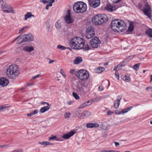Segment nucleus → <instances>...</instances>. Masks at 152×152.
Wrapping results in <instances>:
<instances>
[{"mask_svg":"<svg viewBox=\"0 0 152 152\" xmlns=\"http://www.w3.org/2000/svg\"><path fill=\"white\" fill-rule=\"evenodd\" d=\"M92 22L96 25H100L106 23L108 20L107 16L104 14H99L94 16L92 18Z\"/></svg>","mask_w":152,"mask_h":152,"instance_id":"3","label":"nucleus"},{"mask_svg":"<svg viewBox=\"0 0 152 152\" xmlns=\"http://www.w3.org/2000/svg\"><path fill=\"white\" fill-rule=\"evenodd\" d=\"M34 17V15H32L31 12H28L26 15H25V20H26L28 18L31 17Z\"/></svg>","mask_w":152,"mask_h":152,"instance_id":"28","label":"nucleus"},{"mask_svg":"<svg viewBox=\"0 0 152 152\" xmlns=\"http://www.w3.org/2000/svg\"><path fill=\"white\" fill-rule=\"evenodd\" d=\"M38 113V110H35L34 111V112L27 114V115L28 117H31L37 114Z\"/></svg>","mask_w":152,"mask_h":152,"instance_id":"31","label":"nucleus"},{"mask_svg":"<svg viewBox=\"0 0 152 152\" xmlns=\"http://www.w3.org/2000/svg\"><path fill=\"white\" fill-rule=\"evenodd\" d=\"M84 45L83 48L84 49H85L86 50H89L91 48H90V46L88 44L85 45V43Z\"/></svg>","mask_w":152,"mask_h":152,"instance_id":"41","label":"nucleus"},{"mask_svg":"<svg viewBox=\"0 0 152 152\" xmlns=\"http://www.w3.org/2000/svg\"><path fill=\"white\" fill-rule=\"evenodd\" d=\"M23 39V36H22L18 40L17 42V43L20 44L23 42H25Z\"/></svg>","mask_w":152,"mask_h":152,"instance_id":"38","label":"nucleus"},{"mask_svg":"<svg viewBox=\"0 0 152 152\" xmlns=\"http://www.w3.org/2000/svg\"><path fill=\"white\" fill-rule=\"evenodd\" d=\"M140 64V63H138L136 64L133 66V68L136 70H137L139 69V66Z\"/></svg>","mask_w":152,"mask_h":152,"instance_id":"35","label":"nucleus"},{"mask_svg":"<svg viewBox=\"0 0 152 152\" xmlns=\"http://www.w3.org/2000/svg\"><path fill=\"white\" fill-rule=\"evenodd\" d=\"M75 133V132L73 131H71L67 134H64L63 136L62 137L65 139H68L73 136Z\"/></svg>","mask_w":152,"mask_h":152,"instance_id":"18","label":"nucleus"},{"mask_svg":"<svg viewBox=\"0 0 152 152\" xmlns=\"http://www.w3.org/2000/svg\"><path fill=\"white\" fill-rule=\"evenodd\" d=\"M57 48L58 49L62 50H64L67 48L65 47L64 46H62L60 45H58L57 46Z\"/></svg>","mask_w":152,"mask_h":152,"instance_id":"33","label":"nucleus"},{"mask_svg":"<svg viewBox=\"0 0 152 152\" xmlns=\"http://www.w3.org/2000/svg\"><path fill=\"white\" fill-rule=\"evenodd\" d=\"M8 107V106H7V105H3L0 106V112L4 111Z\"/></svg>","mask_w":152,"mask_h":152,"instance_id":"30","label":"nucleus"},{"mask_svg":"<svg viewBox=\"0 0 152 152\" xmlns=\"http://www.w3.org/2000/svg\"><path fill=\"white\" fill-rule=\"evenodd\" d=\"M70 115L71 114L69 112L65 113L64 114L65 118L66 119H68Z\"/></svg>","mask_w":152,"mask_h":152,"instance_id":"34","label":"nucleus"},{"mask_svg":"<svg viewBox=\"0 0 152 152\" xmlns=\"http://www.w3.org/2000/svg\"><path fill=\"white\" fill-rule=\"evenodd\" d=\"M4 5V2L2 0H0V7H2V6H3Z\"/></svg>","mask_w":152,"mask_h":152,"instance_id":"53","label":"nucleus"},{"mask_svg":"<svg viewBox=\"0 0 152 152\" xmlns=\"http://www.w3.org/2000/svg\"><path fill=\"white\" fill-rule=\"evenodd\" d=\"M82 61V59L80 57H77L74 60V63L75 64H78Z\"/></svg>","mask_w":152,"mask_h":152,"instance_id":"23","label":"nucleus"},{"mask_svg":"<svg viewBox=\"0 0 152 152\" xmlns=\"http://www.w3.org/2000/svg\"><path fill=\"white\" fill-rule=\"evenodd\" d=\"M114 143L115 144V146L116 147H118L120 145L119 143L117 142H114Z\"/></svg>","mask_w":152,"mask_h":152,"instance_id":"57","label":"nucleus"},{"mask_svg":"<svg viewBox=\"0 0 152 152\" xmlns=\"http://www.w3.org/2000/svg\"><path fill=\"white\" fill-rule=\"evenodd\" d=\"M129 60L130 59L129 58V60L128 59H126L124 60L120 64H124L125 66V64L127 63Z\"/></svg>","mask_w":152,"mask_h":152,"instance_id":"42","label":"nucleus"},{"mask_svg":"<svg viewBox=\"0 0 152 152\" xmlns=\"http://www.w3.org/2000/svg\"><path fill=\"white\" fill-rule=\"evenodd\" d=\"M72 95L76 99H79V96L76 93H73Z\"/></svg>","mask_w":152,"mask_h":152,"instance_id":"39","label":"nucleus"},{"mask_svg":"<svg viewBox=\"0 0 152 152\" xmlns=\"http://www.w3.org/2000/svg\"><path fill=\"white\" fill-rule=\"evenodd\" d=\"M71 11L70 10H68L66 13V16L64 17L65 22L67 24L72 23L73 21V19L71 17L70 15Z\"/></svg>","mask_w":152,"mask_h":152,"instance_id":"9","label":"nucleus"},{"mask_svg":"<svg viewBox=\"0 0 152 152\" xmlns=\"http://www.w3.org/2000/svg\"><path fill=\"white\" fill-rule=\"evenodd\" d=\"M117 98L118 99L115 100L114 103V107L115 109H117L118 107L122 96L120 95H119L117 96Z\"/></svg>","mask_w":152,"mask_h":152,"instance_id":"16","label":"nucleus"},{"mask_svg":"<svg viewBox=\"0 0 152 152\" xmlns=\"http://www.w3.org/2000/svg\"><path fill=\"white\" fill-rule=\"evenodd\" d=\"M87 8L86 4L81 1H78L75 3L73 6L74 11L77 13L84 12L86 11Z\"/></svg>","mask_w":152,"mask_h":152,"instance_id":"4","label":"nucleus"},{"mask_svg":"<svg viewBox=\"0 0 152 152\" xmlns=\"http://www.w3.org/2000/svg\"><path fill=\"white\" fill-rule=\"evenodd\" d=\"M55 26L57 28H60L61 27V25L58 23V21L56 22L55 24Z\"/></svg>","mask_w":152,"mask_h":152,"instance_id":"47","label":"nucleus"},{"mask_svg":"<svg viewBox=\"0 0 152 152\" xmlns=\"http://www.w3.org/2000/svg\"><path fill=\"white\" fill-rule=\"evenodd\" d=\"M22 151L21 149H18L12 151V152H22Z\"/></svg>","mask_w":152,"mask_h":152,"instance_id":"50","label":"nucleus"},{"mask_svg":"<svg viewBox=\"0 0 152 152\" xmlns=\"http://www.w3.org/2000/svg\"><path fill=\"white\" fill-rule=\"evenodd\" d=\"M99 125L97 123H89L86 124V126L88 128H92L99 127Z\"/></svg>","mask_w":152,"mask_h":152,"instance_id":"20","label":"nucleus"},{"mask_svg":"<svg viewBox=\"0 0 152 152\" xmlns=\"http://www.w3.org/2000/svg\"><path fill=\"white\" fill-rule=\"evenodd\" d=\"M56 137V136H53L52 135L50 137H49L48 140H53L54 139H55Z\"/></svg>","mask_w":152,"mask_h":152,"instance_id":"48","label":"nucleus"},{"mask_svg":"<svg viewBox=\"0 0 152 152\" xmlns=\"http://www.w3.org/2000/svg\"><path fill=\"white\" fill-rule=\"evenodd\" d=\"M89 105V104H86V103L85 102H84V103H83V104H81L79 107V109H81L83 108L84 107H86L87 106Z\"/></svg>","mask_w":152,"mask_h":152,"instance_id":"40","label":"nucleus"},{"mask_svg":"<svg viewBox=\"0 0 152 152\" xmlns=\"http://www.w3.org/2000/svg\"><path fill=\"white\" fill-rule=\"evenodd\" d=\"M115 114L117 115H120L121 114H123L122 111H119L118 110H116L115 111Z\"/></svg>","mask_w":152,"mask_h":152,"instance_id":"45","label":"nucleus"},{"mask_svg":"<svg viewBox=\"0 0 152 152\" xmlns=\"http://www.w3.org/2000/svg\"><path fill=\"white\" fill-rule=\"evenodd\" d=\"M23 39L25 42H29L32 41L34 40V37L30 33L26 35H24L23 36Z\"/></svg>","mask_w":152,"mask_h":152,"instance_id":"14","label":"nucleus"},{"mask_svg":"<svg viewBox=\"0 0 152 152\" xmlns=\"http://www.w3.org/2000/svg\"><path fill=\"white\" fill-rule=\"evenodd\" d=\"M111 28L114 31L121 32L124 31L126 28V24L120 20H115L111 23Z\"/></svg>","mask_w":152,"mask_h":152,"instance_id":"1","label":"nucleus"},{"mask_svg":"<svg viewBox=\"0 0 152 152\" xmlns=\"http://www.w3.org/2000/svg\"><path fill=\"white\" fill-rule=\"evenodd\" d=\"M134 26L132 23H131L128 28V29L127 31L128 34H131V33L134 30Z\"/></svg>","mask_w":152,"mask_h":152,"instance_id":"25","label":"nucleus"},{"mask_svg":"<svg viewBox=\"0 0 152 152\" xmlns=\"http://www.w3.org/2000/svg\"><path fill=\"white\" fill-rule=\"evenodd\" d=\"M75 75L76 76H89L88 72L84 69H81L77 71Z\"/></svg>","mask_w":152,"mask_h":152,"instance_id":"12","label":"nucleus"},{"mask_svg":"<svg viewBox=\"0 0 152 152\" xmlns=\"http://www.w3.org/2000/svg\"><path fill=\"white\" fill-rule=\"evenodd\" d=\"M9 83L8 80L6 77H2L0 78V85L2 87L7 86Z\"/></svg>","mask_w":152,"mask_h":152,"instance_id":"15","label":"nucleus"},{"mask_svg":"<svg viewBox=\"0 0 152 152\" xmlns=\"http://www.w3.org/2000/svg\"><path fill=\"white\" fill-rule=\"evenodd\" d=\"M49 109L50 107L49 106H45L41 108L40 111L41 113H43L49 110Z\"/></svg>","mask_w":152,"mask_h":152,"instance_id":"24","label":"nucleus"},{"mask_svg":"<svg viewBox=\"0 0 152 152\" xmlns=\"http://www.w3.org/2000/svg\"><path fill=\"white\" fill-rule=\"evenodd\" d=\"M121 0H116L114 1V2L115 3H117L119 2Z\"/></svg>","mask_w":152,"mask_h":152,"instance_id":"62","label":"nucleus"},{"mask_svg":"<svg viewBox=\"0 0 152 152\" xmlns=\"http://www.w3.org/2000/svg\"><path fill=\"white\" fill-rule=\"evenodd\" d=\"M77 91L81 93H83L84 92V88L83 87L81 84H78L77 86Z\"/></svg>","mask_w":152,"mask_h":152,"instance_id":"22","label":"nucleus"},{"mask_svg":"<svg viewBox=\"0 0 152 152\" xmlns=\"http://www.w3.org/2000/svg\"><path fill=\"white\" fill-rule=\"evenodd\" d=\"M41 104H43V105H44L45 104H47V106H49V107H50V105H49V104L48 103V102H41Z\"/></svg>","mask_w":152,"mask_h":152,"instance_id":"52","label":"nucleus"},{"mask_svg":"<svg viewBox=\"0 0 152 152\" xmlns=\"http://www.w3.org/2000/svg\"><path fill=\"white\" fill-rule=\"evenodd\" d=\"M99 152H120V151H118L114 150H102L100 151Z\"/></svg>","mask_w":152,"mask_h":152,"instance_id":"36","label":"nucleus"},{"mask_svg":"<svg viewBox=\"0 0 152 152\" xmlns=\"http://www.w3.org/2000/svg\"><path fill=\"white\" fill-rule=\"evenodd\" d=\"M90 101H88L85 102V103H86V104H89V105L92 103H90Z\"/></svg>","mask_w":152,"mask_h":152,"instance_id":"59","label":"nucleus"},{"mask_svg":"<svg viewBox=\"0 0 152 152\" xmlns=\"http://www.w3.org/2000/svg\"><path fill=\"white\" fill-rule=\"evenodd\" d=\"M38 77H33L32 79H31L30 80H33L37 78Z\"/></svg>","mask_w":152,"mask_h":152,"instance_id":"61","label":"nucleus"},{"mask_svg":"<svg viewBox=\"0 0 152 152\" xmlns=\"http://www.w3.org/2000/svg\"><path fill=\"white\" fill-rule=\"evenodd\" d=\"M103 86L102 85L99 86V89L100 91H102L103 90Z\"/></svg>","mask_w":152,"mask_h":152,"instance_id":"51","label":"nucleus"},{"mask_svg":"<svg viewBox=\"0 0 152 152\" xmlns=\"http://www.w3.org/2000/svg\"><path fill=\"white\" fill-rule=\"evenodd\" d=\"M116 7L113 6V5H110L109 4H107L105 7V9L106 10L110 12H112L113 10H116Z\"/></svg>","mask_w":152,"mask_h":152,"instance_id":"17","label":"nucleus"},{"mask_svg":"<svg viewBox=\"0 0 152 152\" xmlns=\"http://www.w3.org/2000/svg\"><path fill=\"white\" fill-rule=\"evenodd\" d=\"M122 79L126 82H129L130 80L129 77H122Z\"/></svg>","mask_w":152,"mask_h":152,"instance_id":"32","label":"nucleus"},{"mask_svg":"<svg viewBox=\"0 0 152 152\" xmlns=\"http://www.w3.org/2000/svg\"><path fill=\"white\" fill-rule=\"evenodd\" d=\"M90 5L93 7H96L100 4V0H88Z\"/></svg>","mask_w":152,"mask_h":152,"instance_id":"13","label":"nucleus"},{"mask_svg":"<svg viewBox=\"0 0 152 152\" xmlns=\"http://www.w3.org/2000/svg\"><path fill=\"white\" fill-rule=\"evenodd\" d=\"M143 11L145 14L150 19L152 17L151 8L150 7L149 5L146 6L143 9Z\"/></svg>","mask_w":152,"mask_h":152,"instance_id":"10","label":"nucleus"},{"mask_svg":"<svg viewBox=\"0 0 152 152\" xmlns=\"http://www.w3.org/2000/svg\"><path fill=\"white\" fill-rule=\"evenodd\" d=\"M51 0H40V2L43 3L44 4H46V3H50V1Z\"/></svg>","mask_w":152,"mask_h":152,"instance_id":"43","label":"nucleus"},{"mask_svg":"<svg viewBox=\"0 0 152 152\" xmlns=\"http://www.w3.org/2000/svg\"><path fill=\"white\" fill-rule=\"evenodd\" d=\"M48 30L49 31H50L52 29L50 26H49L48 27Z\"/></svg>","mask_w":152,"mask_h":152,"instance_id":"63","label":"nucleus"},{"mask_svg":"<svg viewBox=\"0 0 152 152\" xmlns=\"http://www.w3.org/2000/svg\"><path fill=\"white\" fill-rule=\"evenodd\" d=\"M45 142H46V141H44L42 142H39V143L40 145H46V143Z\"/></svg>","mask_w":152,"mask_h":152,"instance_id":"54","label":"nucleus"},{"mask_svg":"<svg viewBox=\"0 0 152 152\" xmlns=\"http://www.w3.org/2000/svg\"><path fill=\"white\" fill-rule=\"evenodd\" d=\"M85 41L80 37H75L69 42V45L74 49L79 50L83 48L85 45Z\"/></svg>","mask_w":152,"mask_h":152,"instance_id":"2","label":"nucleus"},{"mask_svg":"<svg viewBox=\"0 0 152 152\" xmlns=\"http://www.w3.org/2000/svg\"><path fill=\"white\" fill-rule=\"evenodd\" d=\"M105 70L103 67H98L94 69V72L96 73H99L103 72Z\"/></svg>","mask_w":152,"mask_h":152,"instance_id":"21","label":"nucleus"},{"mask_svg":"<svg viewBox=\"0 0 152 152\" xmlns=\"http://www.w3.org/2000/svg\"><path fill=\"white\" fill-rule=\"evenodd\" d=\"M23 50L26 52H30L34 50V47L33 46H26L23 47Z\"/></svg>","mask_w":152,"mask_h":152,"instance_id":"19","label":"nucleus"},{"mask_svg":"<svg viewBox=\"0 0 152 152\" xmlns=\"http://www.w3.org/2000/svg\"><path fill=\"white\" fill-rule=\"evenodd\" d=\"M81 80H84L87 79L89 77H78Z\"/></svg>","mask_w":152,"mask_h":152,"instance_id":"44","label":"nucleus"},{"mask_svg":"<svg viewBox=\"0 0 152 152\" xmlns=\"http://www.w3.org/2000/svg\"><path fill=\"white\" fill-rule=\"evenodd\" d=\"M60 72L63 76H64L65 75H66L65 74H64V72L62 69H61Z\"/></svg>","mask_w":152,"mask_h":152,"instance_id":"55","label":"nucleus"},{"mask_svg":"<svg viewBox=\"0 0 152 152\" xmlns=\"http://www.w3.org/2000/svg\"><path fill=\"white\" fill-rule=\"evenodd\" d=\"M112 113V112L111 111H109L107 112V114L109 115H111Z\"/></svg>","mask_w":152,"mask_h":152,"instance_id":"64","label":"nucleus"},{"mask_svg":"<svg viewBox=\"0 0 152 152\" xmlns=\"http://www.w3.org/2000/svg\"><path fill=\"white\" fill-rule=\"evenodd\" d=\"M13 8L10 4H4L3 6H2L1 9L5 13H11L14 14L15 12L14 10H13Z\"/></svg>","mask_w":152,"mask_h":152,"instance_id":"6","label":"nucleus"},{"mask_svg":"<svg viewBox=\"0 0 152 152\" xmlns=\"http://www.w3.org/2000/svg\"><path fill=\"white\" fill-rule=\"evenodd\" d=\"M6 73L7 76H18L20 74L18 66L16 65H12L6 69Z\"/></svg>","mask_w":152,"mask_h":152,"instance_id":"5","label":"nucleus"},{"mask_svg":"<svg viewBox=\"0 0 152 152\" xmlns=\"http://www.w3.org/2000/svg\"><path fill=\"white\" fill-rule=\"evenodd\" d=\"M27 26H25L23 27L19 31V33H21L24 30V29L26 28H27Z\"/></svg>","mask_w":152,"mask_h":152,"instance_id":"49","label":"nucleus"},{"mask_svg":"<svg viewBox=\"0 0 152 152\" xmlns=\"http://www.w3.org/2000/svg\"><path fill=\"white\" fill-rule=\"evenodd\" d=\"M132 107L130 106L126 109H124L122 110V113L123 114H124L125 113H127L130 110L132 109Z\"/></svg>","mask_w":152,"mask_h":152,"instance_id":"29","label":"nucleus"},{"mask_svg":"<svg viewBox=\"0 0 152 152\" xmlns=\"http://www.w3.org/2000/svg\"><path fill=\"white\" fill-rule=\"evenodd\" d=\"M100 99H101V98L99 97H96L94 99H92L91 100V103L93 102H95L98 101H99Z\"/></svg>","mask_w":152,"mask_h":152,"instance_id":"37","label":"nucleus"},{"mask_svg":"<svg viewBox=\"0 0 152 152\" xmlns=\"http://www.w3.org/2000/svg\"><path fill=\"white\" fill-rule=\"evenodd\" d=\"M91 115L90 112L85 111L83 113H78L77 114V115L79 118L83 119L87 118Z\"/></svg>","mask_w":152,"mask_h":152,"instance_id":"11","label":"nucleus"},{"mask_svg":"<svg viewBox=\"0 0 152 152\" xmlns=\"http://www.w3.org/2000/svg\"><path fill=\"white\" fill-rule=\"evenodd\" d=\"M73 103V102L72 101H69L67 102V104L69 105H71Z\"/></svg>","mask_w":152,"mask_h":152,"instance_id":"58","label":"nucleus"},{"mask_svg":"<svg viewBox=\"0 0 152 152\" xmlns=\"http://www.w3.org/2000/svg\"><path fill=\"white\" fill-rule=\"evenodd\" d=\"M146 34L149 37L152 38V29L149 28L147 30L145 31Z\"/></svg>","mask_w":152,"mask_h":152,"instance_id":"27","label":"nucleus"},{"mask_svg":"<svg viewBox=\"0 0 152 152\" xmlns=\"http://www.w3.org/2000/svg\"><path fill=\"white\" fill-rule=\"evenodd\" d=\"M124 66V65L123 64H120L117 65V66H115L114 68V70L115 71H117L120 69L123 66Z\"/></svg>","mask_w":152,"mask_h":152,"instance_id":"26","label":"nucleus"},{"mask_svg":"<svg viewBox=\"0 0 152 152\" xmlns=\"http://www.w3.org/2000/svg\"><path fill=\"white\" fill-rule=\"evenodd\" d=\"M54 61H55L54 60H50L49 62V64H52V63H53V62H54Z\"/></svg>","mask_w":152,"mask_h":152,"instance_id":"60","label":"nucleus"},{"mask_svg":"<svg viewBox=\"0 0 152 152\" xmlns=\"http://www.w3.org/2000/svg\"><path fill=\"white\" fill-rule=\"evenodd\" d=\"M95 35L94 28L92 27L88 28L86 30V37L88 39L92 38Z\"/></svg>","mask_w":152,"mask_h":152,"instance_id":"7","label":"nucleus"},{"mask_svg":"<svg viewBox=\"0 0 152 152\" xmlns=\"http://www.w3.org/2000/svg\"><path fill=\"white\" fill-rule=\"evenodd\" d=\"M91 46L93 48H97L100 45L99 40L98 38L94 37L91 40L90 42Z\"/></svg>","mask_w":152,"mask_h":152,"instance_id":"8","label":"nucleus"},{"mask_svg":"<svg viewBox=\"0 0 152 152\" xmlns=\"http://www.w3.org/2000/svg\"><path fill=\"white\" fill-rule=\"evenodd\" d=\"M150 90L151 91H152V86L151 87H147L146 88V90Z\"/></svg>","mask_w":152,"mask_h":152,"instance_id":"56","label":"nucleus"},{"mask_svg":"<svg viewBox=\"0 0 152 152\" xmlns=\"http://www.w3.org/2000/svg\"><path fill=\"white\" fill-rule=\"evenodd\" d=\"M9 147V145H0V148H8Z\"/></svg>","mask_w":152,"mask_h":152,"instance_id":"46","label":"nucleus"}]
</instances>
